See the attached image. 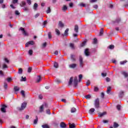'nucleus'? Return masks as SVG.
<instances>
[{
  "label": "nucleus",
  "mask_w": 128,
  "mask_h": 128,
  "mask_svg": "<svg viewBox=\"0 0 128 128\" xmlns=\"http://www.w3.org/2000/svg\"><path fill=\"white\" fill-rule=\"evenodd\" d=\"M52 10H50V7H48V10L46 11V14H50Z\"/></svg>",
  "instance_id": "nucleus-34"
},
{
  "label": "nucleus",
  "mask_w": 128,
  "mask_h": 128,
  "mask_svg": "<svg viewBox=\"0 0 128 128\" xmlns=\"http://www.w3.org/2000/svg\"><path fill=\"white\" fill-rule=\"evenodd\" d=\"M90 98H92V96L90 94H88V95H86V96H85V98L86 100H88V99Z\"/></svg>",
  "instance_id": "nucleus-41"
},
{
  "label": "nucleus",
  "mask_w": 128,
  "mask_h": 128,
  "mask_svg": "<svg viewBox=\"0 0 128 128\" xmlns=\"http://www.w3.org/2000/svg\"><path fill=\"white\" fill-rule=\"evenodd\" d=\"M70 46L72 50H74V44L72 43H70Z\"/></svg>",
  "instance_id": "nucleus-29"
},
{
  "label": "nucleus",
  "mask_w": 128,
  "mask_h": 128,
  "mask_svg": "<svg viewBox=\"0 0 128 128\" xmlns=\"http://www.w3.org/2000/svg\"><path fill=\"white\" fill-rule=\"evenodd\" d=\"M106 112H104L102 113L98 114V118H102V116H106Z\"/></svg>",
  "instance_id": "nucleus-10"
},
{
  "label": "nucleus",
  "mask_w": 128,
  "mask_h": 128,
  "mask_svg": "<svg viewBox=\"0 0 128 128\" xmlns=\"http://www.w3.org/2000/svg\"><path fill=\"white\" fill-rule=\"evenodd\" d=\"M94 110H95L94 108H90V110L89 112H90V114H92V112H94Z\"/></svg>",
  "instance_id": "nucleus-38"
},
{
  "label": "nucleus",
  "mask_w": 128,
  "mask_h": 128,
  "mask_svg": "<svg viewBox=\"0 0 128 128\" xmlns=\"http://www.w3.org/2000/svg\"><path fill=\"white\" fill-rule=\"evenodd\" d=\"M18 74H22V68H20L18 69Z\"/></svg>",
  "instance_id": "nucleus-36"
},
{
  "label": "nucleus",
  "mask_w": 128,
  "mask_h": 128,
  "mask_svg": "<svg viewBox=\"0 0 128 128\" xmlns=\"http://www.w3.org/2000/svg\"><path fill=\"white\" fill-rule=\"evenodd\" d=\"M26 3L24 1H22V3L20 4V6L21 8H24V6H26Z\"/></svg>",
  "instance_id": "nucleus-20"
},
{
  "label": "nucleus",
  "mask_w": 128,
  "mask_h": 128,
  "mask_svg": "<svg viewBox=\"0 0 128 128\" xmlns=\"http://www.w3.org/2000/svg\"><path fill=\"white\" fill-rule=\"evenodd\" d=\"M122 74H123L125 78H128V72H122Z\"/></svg>",
  "instance_id": "nucleus-26"
},
{
  "label": "nucleus",
  "mask_w": 128,
  "mask_h": 128,
  "mask_svg": "<svg viewBox=\"0 0 128 128\" xmlns=\"http://www.w3.org/2000/svg\"><path fill=\"white\" fill-rule=\"evenodd\" d=\"M79 62L80 68H84V60L82 56H79Z\"/></svg>",
  "instance_id": "nucleus-3"
},
{
  "label": "nucleus",
  "mask_w": 128,
  "mask_h": 128,
  "mask_svg": "<svg viewBox=\"0 0 128 128\" xmlns=\"http://www.w3.org/2000/svg\"><path fill=\"white\" fill-rule=\"evenodd\" d=\"M27 4H28L30 5L32 4V2L30 0H26Z\"/></svg>",
  "instance_id": "nucleus-59"
},
{
  "label": "nucleus",
  "mask_w": 128,
  "mask_h": 128,
  "mask_svg": "<svg viewBox=\"0 0 128 128\" xmlns=\"http://www.w3.org/2000/svg\"><path fill=\"white\" fill-rule=\"evenodd\" d=\"M90 80H88L86 82V86H90Z\"/></svg>",
  "instance_id": "nucleus-56"
},
{
  "label": "nucleus",
  "mask_w": 128,
  "mask_h": 128,
  "mask_svg": "<svg viewBox=\"0 0 128 128\" xmlns=\"http://www.w3.org/2000/svg\"><path fill=\"white\" fill-rule=\"evenodd\" d=\"M40 80H42V77L40 76H38L36 78V82H40Z\"/></svg>",
  "instance_id": "nucleus-17"
},
{
  "label": "nucleus",
  "mask_w": 128,
  "mask_h": 128,
  "mask_svg": "<svg viewBox=\"0 0 128 128\" xmlns=\"http://www.w3.org/2000/svg\"><path fill=\"white\" fill-rule=\"evenodd\" d=\"M12 79L11 78H7V82H12Z\"/></svg>",
  "instance_id": "nucleus-61"
},
{
  "label": "nucleus",
  "mask_w": 128,
  "mask_h": 128,
  "mask_svg": "<svg viewBox=\"0 0 128 128\" xmlns=\"http://www.w3.org/2000/svg\"><path fill=\"white\" fill-rule=\"evenodd\" d=\"M15 14L16 16H20V13L18 10H16L15 11Z\"/></svg>",
  "instance_id": "nucleus-47"
},
{
  "label": "nucleus",
  "mask_w": 128,
  "mask_h": 128,
  "mask_svg": "<svg viewBox=\"0 0 128 128\" xmlns=\"http://www.w3.org/2000/svg\"><path fill=\"white\" fill-rule=\"evenodd\" d=\"M19 30H22V32L23 34H24V36H28V32H26V30H24V28L21 27L20 28Z\"/></svg>",
  "instance_id": "nucleus-5"
},
{
  "label": "nucleus",
  "mask_w": 128,
  "mask_h": 128,
  "mask_svg": "<svg viewBox=\"0 0 128 128\" xmlns=\"http://www.w3.org/2000/svg\"><path fill=\"white\" fill-rule=\"evenodd\" d=\"M42 128H50V126H48L47 124H44L42 126Z\"/></svg>",
  "instance_id": "nucleus-54"
},
{
  "label": "nucleus",
  "mask_w": 128,
  "mask_h": 128,
  "mask_svg": "<svg viewBox=\"0 0 128 128\" xmlns=\"http://www.w3.org/2000/svg\"><path fill=\"white\" fill-rule=\"evenodd\" d=\"M110 92H112V87L109 86L107 88L106 93L108 94H110Z\"/></svg>",
  "instance_id": "nucleus-18"
},
{
  "label": "nucleus",
  "mask_w": 128,
  "mask_h": 128,
  "mask_svg": "<svg viewBox=\"0 0 128 128\" xmlns=\"http://www.w3.org/2000/svg\"><path fill=\"white\" fill-rule=\"evenodd\" d=\"M62 12H66L68 10V7L66 5H64L62 7Z\"/></svg>",
  "instance_id": "nucleus-13"
},
{
  "label": "nucleus",
  "mask_w": 128,
  "mask_h": 128,
  "mask_svg": "<svg viewBox=\"0 0 128 128\" xmlns=\"http://www.w3.org/2000/svg\"><path fill=\"white\" fill-rule=\"evenodd\" d=\"M23 10H24V12H26L28 10V8L27 7H24Z\"/></svg>",
  "instance_id": "nucleus-62"
},
{
  "label": "nucleus",
  "mask_w": 128,
  "mask_h": 128,
  "mask_svg": "<svg viewBox=\"0 0 128 128\" xmlns=\"http://www.w3.org/2000/svg\"><path fill=\"white\" fill-rule=\"evenodd\" d=\"M54 68H58V63L55 62L54 63Z\"/></svg>",
  "instance_id": "nucleus-27"
},
{
  "label": "nucleus",
  "mask_w": 128,
  "mask_h": 128,
  "mask_svg": "<svg viewBox=\"0 0 128 128\" xmlns=\"http://www.w3.org/2000/svg\"><path fill=\"white\" fill-rule=\"evenodd\" d=\"M104 34V29L102 28L100 32V36H102Z\"/></svg>",
  "instance_id": "nucleus-40"
},
{
  "label": "nucleus",
  "mask_w": 128,
  "mask_h": 128,
  "mask_svg": "<svg viewBox=\"0 0 128 128\" xmlns=\"http://www.w3.org/2000/svg\"><path fill=\"white\" fill-rule=\"evenodd\" d=\"M113 127L114 128H118V123L114 122L113 124Z\"/></svg>",
  "instance_id": "nucleus-25"
},
{
  "label": "nucleus",
  "mask_w": 128,
  "mask_h": 128,
  "mask_svg": "<svg viewBox=\"0 0 128 128\" xmlns=\"http://www.w3.org/2000/svg\"><path fill=\"white\" fill-rule=\"evenodd\" d=\"M84 54L86 56H90V52L88 51V48H86L85 50Z\"/></svg>",
  "instance_id": "nucleus-11"
},
{
  "label": "nucleus",
  "mask_w": 128,
  "mask_h": 128,
  "mask_svg": "<svg viewBox=\"0 0 128 128\" xmlns=\"http://www.w3.org/2000/svg\"><path fill=\"white\" fill-rule=\"evenodd\" d=\"M124 96V92L122 90L120 91L118 94L119 98H122Z\"/></svg>",
  "instance_id": "nucleus-8"
},
{
  "label": "nucleus",
  "mask_w": 128,
  "mask_h": 128,
  "mask_svg": "<svg viewBox=\"0 0 128 128\" xmlns=\"http://www.w3.org/2000/svg\"><path fill=\"white\" fill-rule=\"evenodd\" d=\"M18 2V0H13L12 4H16Z\"/></svg>",
  "instance_id": "nucleus-63"
},
{
  "label": "nucleus",
  "mask_w": 128,
  "mask_h": 128,
  "mask_svg": "<svg viewBox=\"0 0 128 128\" xmlns=\"http://www.w3.org/2000/svg\"><path fill=\"white\" fill-rule=\"evenodd\" d=\"M32 52L33 51L32 50H30L28 51V54H30V56H32Z\"/></svg>",
  "instance_id": "nucleus-50"
},
{
  "label": "nucleus",
  "mask_w": 128,
  "mask_h": 128,
  "mask_svg": "<svg viewBox=\"0 0 128 128\" xmlns=\"http://www.w3.org/2000/svg\"><path fill=\"white\" fill-rule=\"evenodd\" d=\"M60 128H66V123L64 122H61L60 124Z\"/></svg>",
  "instance_id": "nucleus-12"
},
{
  "label": "nucleus",
  "mask_w": 128,
  "mask_h": 128,
  "mask_svg": "<svg viewBox=\"0 0 128 128\" xmlns=\"http://www.w3.org/2000/svg\"><path fill=\"white\" fill-rule=\"evenodd\" d=\"M93 8H96V10L98 9V6L97 4H95L93 6Z\"/></svg>",
  "instance_id": "nucleus-64"
},
{
  "label": "nucleus",
  "mask_w": 128,
  "mask_h": 128,
  "mask_svg": "<svg viewBox=\"0 0 128 128\" xmlns=\"http://www.w3.org/2000/svg\"><path fill=\"white\" fill-rule=\"evenodd\" d=\"M120 18H117L114 21H113V24H120Z\"/></svg>",
  "instance_id": "nucleus-9"
},
{
  "label": "nucleus",
  "mask_w": 128,
  "mask_h": 128,
  "mask_svg": "<svg viewBox=\"0 0 128 128\" xmlns=\"http://www.w3.org/2000/svg\"><path fill=\"white\" fill-rule=\"evenodd\" d=\"M74 30L76 33L78 32V26L77 24L75 25Z\"/></svg>",
  "instance_id": "nucleus-15"
},
{
  "label": "nucleus",
  "mask_w": 128,
  "mask_h": 128,
  "mask_svg": "<svg viewBox=\"0 0 128 128\" xmlns=\"http://www.w3.org/2000/svg\"><path fill=\"white\" fill-rule=\"evenodd\" d=\"M2 107L1 108V112H6V108H8V106L5 104H2Z\"/></svg>",
  "instance_id": "nucleus-6"
},
{
  "label": "nucleus",
  "mask_w": 128,
  "mask_h": 128,
  "mask_svg": "<svg viewBox=\"0 0 128 128\" xmlns=\"http://www.w3.org/2000/svg\"><path fill=\"white\" fill-rule=\"evenodd\" d=\"M38 116H36V118L34 120V124H38Z\"/></svg>",
  "instance_id": "nucleus-28"
},
{
  "label": "nucleus",
  "mask_w": 128,
  "mask_h": 128,
  "mask_svg": "<svg viewBox=\"0 0 128 128\" xmlns=\"http://www.w3.org/2000/svg\"><path fill=\"white\" fill-rule=\"evenodd\" d=\"M21 94H22V96H26V94H24V90H22L21 91Z\"/></svg>",
  "instance_id": "nucleus-57"
},
{
  "label": "nucleus",
  "mask_w": 128,
  "mask_h": 128,
  "mask_svg": "<svg viewBox=\"0 0 128 128\" xmlns=\"http://www.w3.org/2000/svg\"><path fill=\"white\" fill-rule=\"evenodd\" d=\"M78 77L75 76L74 79V88H76V86H78Z\"/></svg>",
  "instance_id": "nucleus-4"
},
{
  "label": "nucleus",
  "mask_w": 128,
  "mask_h": 128,
  "mask_svg": "<svg viewBox=\"0 0 128 128\" xmlns=\"http://www.w3.org/2000/svg\"><path fill=\"white\" fill-rule=\"evenodd\" d=\"M94 92H98V88L96 86L94 87Z\"/></svg>",
  "instance_id": "nucleus-55"
},
{
  "label": "nucleus",
  "mask_w": 128,
  "mask_h": 128,
  "mask_svg": "<svg viewBox=\"0 0 128 128\" xmlns=\"http://www.w3.org/2000/svg\"><path fill=\"white\" fill-rule=\"evenodd\" d=\"M4 88H5V90L8 88V84L6 82L4 83Z\"/></svg>",
  "instance_id": "nucleus-58"
},
{
  "label": "nucleus",
  "mask_w": 128,
  "mask_h": 128,
  "mask_svg": "<svg viewBox=\"0 0 128 128\" xmlns=\"http://www.w3.org/2000/svg\"><path fill=\"white\" fill-rule=\"evenodd\" d=\"M22 82H26V78L24 76H22Z\"/></svg>",
  "instance_id": "nucleus-49"
},
{
  "label": "nucleus",
  "mask_w": 128,
  "mask_h": 128,
  "mask_svg": "<svg viewBox=\"0 0 128 128\" xmlns=\"http://www.w3.org/2000/svg\"><path fill=\"white\" fill-rule=\"evenodd\" d=\"M4 60L6 64H10V60H8L7 58H4Z\"/></svg>",
  "instance_id": "nucleus-53"
},
{
  "label": "nucleus",
  "mask_w": 128,
  "mask_h": 128,
  "mask_svg": "<svg viewBox=\"0 0 128 128\" xmlns=\"http://www.w3.org/2000/svg\"><path fill=\"white\" fill-rule=\"evenodd\" d=\"M69 67L70 68H76V64H73L69 65Z\"/></svg>",
  "instance_id": "nucleus-14"
},
{
  "label": "nucleus",
  "mask_w": 128,
  "mask_h": 128,
  "mask_svg": "<svg viewBox=\"0 0 128 128\" xmlns=\"http://www.w3.org/2000/svg\"><path fill=\"white\" fill-rule=\"evenodd\" d=\"M44 104L42 105L40 108V112H44Z\"/></svg>",
  "instance_id": "nucleus-21"
},
{
  "label": "nucleus",
  "mask_w": 128,
  "mask_h": 128,
  "mask_svg": "<svg viewBox=\"0 0 128 128\" xmlns=\"http://www.w3.org/2000/svg\"><path fill=\"white\" fill-rule=\"evenodd\" d=\"M70 58L72 62H76V58H74V55L71 54Z\"/></svg>",
  "instance_id": "nucleus-23"
},
{
  "label": "nucleus",
  "mask_w": 128,
  "mask_h": 128,
  "mask_svg": "<svg viewBox=\"0 0 128 128\" xmlns=\"http://www.w3.org/2000/svg\"><path fill=\"white\" fill-rule=\"evenodd\" d=\"M101 74H102V76L104 78V76H106L107 74H106V73L102 72Z\"/></svg>",
  "instance_id": "nucleus-60"
},
{
  "label": "nucleus",
  "mask_w": 128,
  "mask_h": 128,
  "mask_svg": "<svg viewBox=\"0 0 128 128\" xmlns=\"http://www.w3.org/2000/svg\"><path fill=\"white\" fill-rule=\"evenodd\" d=\"M14 92H18L20 90V87L18 86H14Z\"/></svg>",
  "instance_id": "nucleus-22"
},
{
  "label": "nucleus",
  "mask_w": 128,
  "mask_h": 128,
  "mask_svg": "<svg viewBox=\"0 0 128 128\" xmlns=\"http://www.w3.org/2000/svg\"><path fill=\"white\" fill-rule=\"evenodd\" d=\"M58 26H60V28H64V23H62V21H59Z\"/></svg>",
  "instance_id": "nucleus-16"
},
{
  "label": "nucleus",
  "mask_w": 128,
  "mask_h": 128,
  "mask_svg": "<svg viewBox=\"0 0 128 128\" xmlns=\"http://www.w3.org/2000/svg\"><path fill=\"white\" fill-rule=\"evenodd\" d=\"M29 44H31V46H34V42L33 40H31L28 42Z\"/></svg>",
  "instance_id": "nucleus-42"
},
{
  "label": "nucleus",
  "mask_w": 128,
  "mask_h": 128,
  "mask_svg": "<svg viewBox=\"0 0 128 128\" xmlns=\"http://www.w3.org/2000/svg\"><path fill=\"white\" fill-rule=\"evenodd\" d=\"M71 112L74 113V112H76V109L74 108H72L71 109Z\"/></svg>",
  "instance_id": "nucleus-33"
},
{
  "label": "nucleus",
  "mask_w": 128,
  "mask_h": 128,
  "mask_svg": "<svg viewBox=\"0 0 128 128\" xmlns=\"http://www.w3.org/2000/svg\"><path fill=\"white\" fill-rule=\"evenodd\" d=\"M32 67H29L28 70V72L29 73L32 72Z\"/></svg>",
  "instance_id": "nucleus-45"
},
{
  "label": "nucleus",
  "mask_w": 128,
  "mask_h": 128,
  "mask_svg": "<svg viewBox=\"0 0 128 128\" xmlns=\"http://www.w3.org/2000/svg\"><path fill=\"white\" fill-rule=\"evenodd\" d=\"M48 38L50 40V38H52V32H48Z\"/></svg>",
  "instance_id": "nucleus-46"
},
{
  "label": "nucleus",
  "mask_w": 128,
  "mask_h": 128,
  "mask_svg": "<svg viewBox=\"0 0 128 128\" xmlns=\"http://www.w3.org/2000/svg\"><path fill=\"white\" fill-rule=\"evenodd\" d=\"M26 108V103L23 102L22 104L21 107H18L17 110L20 112H22V110H24Z\"/></svg>",
  "instance_id": "nucleus-1"
},
{
  "label": "nucleus",
  "mask_w": 128,
  "mask_h": 128,
  "mask_svg": "<svg viewBox=\"0 0 128 128\" xmlns=\"http://www.w3.org/2000/svg\"><path fill=\"white\" fill-rule=\"evenodd\" d=\"M8 66L6 64H4L2 66V69L5 70L6 68H8Z\"/></svg>",
  "instance_id": "nucleus-44"
},
{
  "label": "nucleus",
  "mask_w": 128,
  "mask_h": 128,
  "mask_svg": "<svg viewBox=\"0 0 128 128\" xmlns=\"http://www.w3.org/2000/svg\"><path fill=\"white\" fill-rule=\"evenodd\" d=\"M73 80H74V78L73 77H71L70 78V80L69 82H68L69 86H70V84H72Z\"/></svg>",
  "instance_id": "nucleus-19"
},
{
  "label": "nucleus",
  "mask_w": 128,
  "mask_h": 128,
  "mask_svg": "<svg viewBox=\"0 0 128 128\" xmlns=\"http://www.w3.org/2000/svg\"><path fill=\"white\" fill-rule=\"evenodd\" d=\"M46 112L48 114H51L52 113H50V109H48L46 110Z\"/></svg>",
  "instance_id": "nucleus-51"
},
{
  "label": "nucleus",
  "mask_w": 128,
  "mask_h": 128,
  "mask_svg": "<svg viewBox=\"0 0 128 128\" xmlns=\"http://www.w3.org/2000/svg\"><path fill=\"white\" fill-rule=\"evenodd\" d=\"M70 30V29L66 28L64 34H62V36L64 38V36H68V31Z\"/></svg>",
  "instance_id": "nucleus-7"
},
{
  "label": "nucleus",
  "mask_w": 128,
  "mask_h": 128,
  "mask_svg": "<svg viewBox=\"0 0 128 128\" xmlns=\"http://www.w3.org/2000/svg\"><path fill=\"white\" fill-rule=\"evenodd\" d=\"M109 48H110V50H114V45H112V44L110 45V46H109Z\"/></svg>",
  "instance_id": "nucleus-48"
},
{
  "label": "nucleus",
  "mask_w": 128,
  "mask_h": 128,
  "mask_svg": "<svg viewBox=\"0 0 128 128\" xmlns=\"http://www.w3.org/2000/svg\"><path fill=\"white\" fill-rule=\"evenodd\" d=\"M122 106H120V104H118L116 106V108L118 110H120V108H121Z\"/></svg>",
  "instance_id": "nucleus-52"
},
{
  "label": "nucleus",
  "mask_w": 128,
  "mask_h": 128,
  "mask_svg": "<svg viewBox=\"0 0 128 128\" xmlns=\"http://www.w3.org/2000/svg\"><path fill=\"white\" fill-rule=\"evenodd\" d=\"M69 128H76V125H74V124H70V123L69 124Z\"/></svg>",
  "instance_id": "nucleus-24"
},
{
  "label": "nucleus",
  "mask_w": 128,
  "mask_h": 128,
  "mask_svg": "<svg viewBox=\"0 0 128 128\" xmlns=\"http://www.w3.org/2000/svg\"><path fill=\"white\" fill-rule=\"evenodd\" d=\"M79 79H78V82H80L82 80V74H80L78 76Z\"/></svg>",
  "instance_id": "nucleus-37"
},
{
  "label": "nucleus",
  "mask_w": 128,
  "mask_h": 128,
  "mask_svg": "<svg viewBox=\"0 0 128 128\" xmlns=\"http://www.w3.org/2000/svg\"><path fill=\"white\" fill-rule=\"evenodd\" d=\"M81 8H86V5L84 3H80L79 4Z\"/></svg>",
  "instance_id": "nucleus-31"
},
{
  "label": "nucleus",
  "mask_w": 128,
  "mask_h": 128,
  "mask_svg": "<svg viewBox=\"0 0 128 128\" xmlns=\"http://www.w3.org/2000/svg\"><path fill=\"white\" fill-rule=\"evenodd\" d=\"M57 36H60V30H58V29H56L55 30Z\"/></svg>",
  "instance_id": "nucleus-32"
},
{
  "label": "nucleus",
  "mask_w": 128,
  "mask_h": 128,
  "mask_svg": "<svg viewBox=\"0 0 128 128\" xmlns=\"http://www.w3.org/2000/svg\"><path fill=\"white\" fill-rule=\"evenodd\" d=\"M93 44H98V40L96 38L94 39Z\"/></svg>",
  "instance_id": "nucleus-39"
},
{
  "label": "nucleus",
  "mask_w": 128,
  "mask_h": 128,
  "mask_svg": "<svg viewBox=\"0 0 128 128\" xmlns=\"http://www.w3.org/2000/svg\"><path fill=\"white\" fill-rule=\"evenodd\" d=\"M94 106L96 108H100V99L97 98L94 102Z\"/></svg>",
  "instance_id": "nucleus-2"
},
{
  "label": "nucleus",
  "mask_w": 128,
  "mask_h": 128,
  "mask_svg": "<svg viewBox=\"0 0 128 128\" xmlns=\"http://www.w3.org/2000/svg\"><path fill=\"white\" fill-rule=\"evenodd\" d=\"M126 62H128V60H125L124 61H121L120 62V64L122 65V64H126Z\"/></svg>",
  "instance_id": "nucleus-30"
},
{
  "label": "nucleus",
  "mask_w": 128,
  "mask_h": 128,
  "mask_svg": "<svg viewBox=\"0 0 128 128\" xmlns=\"http://www.w3.org/2000/svg\"><path fill=\"white\" fill-rule=\"evenodd\" d=\"M86 41H84L81 44L80 46H86Z\"/></svg>",
  "instance_id": "nucleus-43"
},
{
  "label": "nucleus",
  "mask_w": 128,
  "mask_h": 128,
  "mask_svg": "<svg viewBox=\"0 0 128 128\" xmlns=\"http://www.w3.org/2000/svg\"><path fill=\"white\" fill-rule=\"evenodd\" d=\"M38 4L35 3L34 6V8L35 10H36V8H38Z\"/></svg>",
  "instance_id": "nucleus-35"
}]
</instances>
